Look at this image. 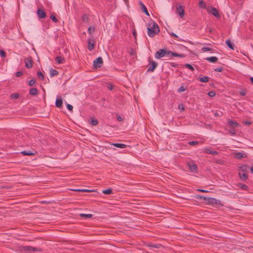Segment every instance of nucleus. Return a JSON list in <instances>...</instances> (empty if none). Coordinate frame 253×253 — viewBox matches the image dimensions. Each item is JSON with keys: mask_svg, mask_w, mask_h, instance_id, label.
<instances>
[{"mask_svg": "<svg viewBox=\"0 0 253 253\" xmlns=\"http://www.w3.org/2000/svg\"><path fill=\"white\" fill-rule=\"evenodd\" d=\"M139 4L141 6V8H142L143 5H144L141 1H139Z\"/></svg>", "mask_w": 253, "mask_h": 253, "instance_id": "obj_62", "label": "nucleus"}, {"mask_svg": "<svg viewBox=\"0 0 253 253\" xmlns=\"http://www.w3.org/2000/svg\"><path fill=\"white\" fill-rule=\"evenodd\" d=\"M209 205L214 206V205H222L221 203V201L215 198L209 197L208 201Z\"/></svg>", "mask_w": 253, "mask_h": 253, "instance_id": "obj_5", "label": "nucleus"}, {"mask_svg": "<svg viewBox=\"0 0 253 253\" xmlns=\"http://www.w3.org/2000/svg\"><path fill=\"white\" fill-rule=\"evenodd\" d=\"M170 35L171 36L174 37L175 38H178V36L176 34H174V33H171L170 34Z\"/></svg>", "mask_w": 253, "mask_h": 253, "instance_id": "obj_57", "label": "nucleus"}, {"mask_svg": "<svg viewBox=\"0 0 253 253\" xmlns=\"http://www.w3.org/2000/svg\"><path fill=\"white\" fill-rule=\"evenodd\" d=\"M149 246L151 248H159L160 246H161L159 244H151L149 245Z\"/></svg>", "mask_w": 253, "mask_h": 253, "instance_id": "obj_44", "label": "nucleus"}, {"mask_svg": "<svg viewBox=\"0 0 253 253\" xmlns=\"http://www.w3.org/2000/svg\"><path fill=\"white\" fill-rule=\"evenodd\" d=\"M206 60L211 63H215L217 61L218 58L215 56H211L206 58Z\"/></svg>", "mask_w": 253, "mask_h": 253, "instance_id": "obj_20", "label": "nucleus"}, {"mask_svg": "<svg viewBox=\"0 0 253 253\" xmlns=\"http://www.w3.org/2000/svg\"><path fill=\"white\" fill-rule=\"evenodd\" d=\"M170 65H171V66L172 67H176L177 66V64H175L173 63H170Z\"/></svg>", "mask_w": 253, "mask_h": 253, "instance_id": "obj_59", "label": "nucleus"}, {"mask_svg": "<svg viewBox=\"0 0 253 253\" xmlns=\"http://www.w3.org/2000/svg\"><path fill=\"white\" fill-rule=\"evenodd\" d=\"M204 152L206 154H212L213 155H217L218 154V152L216 151H213L210 148H205L204 149Z\"/></svg>", "mask_w": 253, "mask_h": 253, "instance_id": "obj_17", "label": "nucleus"}, {"mask_svg": "<svg viewBox=\"0 0 253 253\" xmlns=\"http://www.w3.org/2000/svg\"><path fill=\"white\" fill-rule=\"evenodd\" d=\"M108 88L109 89V90H112L113 89V86L112 84H109L108 86Z\"/></svg>", "mask_w": 253, "mask_h": 253, "instance_id": "obj_58", "label": "nucleus"}, {"mask_svg": "<svg viewBox=\"0 0 253 253\" xmlns=\"http://www.w3.org/2000/svg\"><path fill=\"white\" fill-rule=\"evenodd\" d=\"M176 12L180 15L181 18L184 16V10L182 6L180 5L176 7Z\"/></svg>", "mask_w": 253, "mask_h": 253, "instance_id": "obj_14", "label": "nucleus"}, {"mask_svg": "<svg viewBox=\"0 0 253 253\" xmlns=\"http://www.w3.org/2000/svg\"><path fill=\"white\" fill-rule=\"evenodd\" d=\"M37 14L39 19H43L46 17V13L43 9L38 8Z\"/></svg>", "mask_w": 253, "mask_h": 253, "instance_id": "obj_8", "label": "nucleus"}, {"mask_svg": "<svg viewBox=\"0 0 253 253\" xmlns=\"http://www.w3.org/2000/svg\"><path fill=\"white\" fill-rule=\"evenodd\" d=\"M178 109L182 110V111L184 110V107L183 105L181 104L178 106Z\"/></svg>", "mask_w": 253, "mask_h": 253, "instance_id": "obj_53", "label": "nucleus"}, {"mask_svg": "<svg viewBox=\"0 0 253 253\" xmlns=\"http://www.w3.org/2000/svg\"><path fill=\"white\" fill-rule=\"evenodd\" d=\"M142 10V11L145 13V14L148 16H149V13L147 10V9L146 7L145 6V5H143Z\"/></svg>", "mask_w": 253, "mask_h": 253, "instance_id": "obj_35", "label": "nucleus"}, {"mask_svg": "<svg viewBox=\"0 0 253 253\" xmlns=\"http://www.w3.org/2000/svg\"><path fill=\"white\" fill-rule=\"evenodd\" d=\"M22 250L26 252H31V251H38V249L36 248L31 246H23L22 247Z\"/></svg>", "mask_w": 253, "mask_h": 253, "instance_id": "obj_12", "label": "nucleus"}, {"mask_svg": "<svg viewBox=\"0 0 253 253\" xmlns=\"http://www.w3.org/2000/svg\"><path fill=\"white\" fill-rule=\"evenodd\" d=\"M214 162L217 164H219V165H222L224 164V161H223L221 159H216L214 160Z\"/></svg>", "mask_w": 253, "mask_h": 253, "instance_id": "obj_36", "label": "nucleus"}, {"mask_svg": "<svg viewBox=\"0 0 253 253\" xmlns=\"http://www.w3.org/2000/svg\"><path fill=\"white\" fill-rule=\"evenodd\" d=\"M240 93L242 96H245L246 95V91L243 90L240 92Z\"/></svg>", "mask_w": 253, "mask_h": 253, "instance_id": "obj_52", "label": "nucleus"}, {"mask_svg": "<svg viewBox=\"0 0 253 253\" xmlns=\"http://www.w3.org/2000/svg\"><path fill=\"white\" fill-rule=\"evenodd\" d=\"M248 169L247 165L242 164L238 167V174L241 180L245 181L248 178V175L247 174Z\"/></svg>", "mask_w": 253, "mask_h": 253, "instance_id": "obj_2", "label": "nucleus"}, {"mask_svg": "<svg viewBox=\"0 0 253 253\" xmlns=\"http://www.w3.org/2000/svg\"><path fill=\"white\" fill-rule=\"evenodd\" d=\"M214 115H215V116H219V115L217 113H215L214 114Z\"/></svg>", "mask_w": 253, "mask_h": 253, "instance_id": "obj_64", "label": "nucleus"}, {"mask_svg": "<svg viewBox=\"0 0 253 253\" xmlns=\"http://www.w3.org/2000/svg\"><path fill=\"white\" fill-rule=\"evenodd\" d=\"M112 145L120 148H125L126 147V145L123 143H113Z\"/></svg>", "mask_w": 253, "mask_h": 253, "instance_id": "obj_26", "label": "nucleus"}, {"mask_svg": "<svg viewBox=\"0 0 253 253\" xmlns=\"http://www.w3.org/2000/svg\"><path fill=\"white\" fill-rule=\"evenodd\" d=\"M188 143L190 145H195L198 144V142L197 141H189L188 142Z\"/></svg>", "mask_w": 253, "mask_h": 253, "instance_id": "obj_47", "label": "nucleus"}, {"mask_svg": "<svg viewBox=\"0 0 253 253\" xmlns=\"http://www.w3.org/2000/svg\"><path fill=\"white\" fill-rule=\"evenodd\" d=\"M185 90H186V88L183 86H181L178 89V91L179 92H181L184 91Z\"/></svg>", "mask_w": 253, "mask_h": 253, "instance_id": "obj_49", "label": "nucleus"}, {"mask_svg": "<svg viewBox=\"0 0 253 253\" xmlns=\"http://www.w3.org/2000/svg\"><path fill=\"white\" fill-rule=\"evenodd\" d=\"M213 50V49L212 48H210V47H203L201 48V51L202 52H207V51H211V52H212Z\"/></svg>", "mask_w": 253, "mask_h": 253, "instance_id": "obj_31", "label": "nucleus"}, {"mask_svg": "<svg viewBox=\"0 0 253 253\" xmlns=\"http://www.w3.org/2000/svg\"><path fill=\"white\" fill-rule=\"evenodd\" d=\"M103 65V59L101 57H97L93 61V66L95 68L101 67Z\"/></svg>", "mask_w": 253, "mask_h": 253, "instance_id": "obj_4", "label": "nucleus"}, {"mask_svg": "<svg viewBox=\"0 0 253 253\" xmlns=\"http://www.w3.org/2000/svg\"><path fill=\"white\" fill-rule=\"evenodd\" d=\"M67 108L70 111H73V107L72 106V105L69 104H67Z\"/></svg>", "mask_w": 253, "mask_h": 253, "instance_id": "obj_48", "label": "nucleus"}, {"mask_svg": "<svg viewBox=\"0 0 253 253\" xmlns=\"http://www.w3.org/2000/svg\"><path fill=\"white\" fill-rule=\"evenodd\" d=\"M223 68L222 67H217L214 69V71L215 72H222L223 71Z\"/></svg>", "mask_w": 253, "mask_h": 253, "instance_id": "obj_50", "label": "nucleus"}, {"mask_svg": "<svg viewBox=\"0 0 253 253\" xmlns=\"http://www.w3.org/2000/svg\"><path fill=\"white\" fill-rule=\"evenodd\" d=\"M62 104L63 102L62 98L60 96L58 98H57L55 101L56 107L58 108H61L62 106Z\"/></svg>", "mask_w": 253, "mask_h": 253, "instance_id": "obj_18", "label": "nucleus"}, {"mask_svg": "<svg viewBox=\"0 0 253 253\" xmlns=\"http://www.w3.org/2000/svg\"><path fill=\"white\" fill-rule=\"evenodd\" d=\"M87 44L89 50L91 51L94 48L95 43L93 39H88Z\"/></svg>", "mask_w": 253, "mask_h": 253, "instance_id": "obj_13", "label": "nucleus"}, {"mask_svg": "<svg viewBox=\"0 0 253 253\" xmlns=\"http://www.w3.org/2000/svg\"><path fill=\"white\" fill-rule=\"evenodd\" d=\"M238 186L242 189L243 190H246V191H247L249 190V187L247 185H245V184H241V183H239L238 184Z\"/></svg>", "mask_w": 253, "mask_h": 253, "instance_id": "obj_27", "label": "nucleus"}, {"mask_svg": "<svg viewBox=\"0 0 253 253\" xmlns=\"http://www.w3.org/2000/svg\"><path fill=\"white\" fill-rule=\"evenodd\" d=\"M196 198L197 199H200V200H205L206 201H207L208 202V199L209 198V197H206L204 196H203V195H198L196 197Z\"/></svg>", "mask_w": 253, "mask_h": 253, "instance_id": "obj_32", "label": "nucleus"}, {"mask_svg": "<svg viewBox=\"0 0 253 253\" xmlns=\"http://www.w3.org/2000/svg\"><path fill=\"white\" fill-rule=\"evenodd\" d=\"M235 157L237 159H242L247 158V155L245 153L243 152H237L235 154Z\"/></svg>", "mask_w": 253, "mask_h": 253, "instance_id": "obj_16", "label": "nucleus"}, {"mask_svg": "<svg viewBox=\"0 0 253 253\" xmlns=\"http://www.w3.org/2000/svg\"><path fill=\"white\" fill-rule=\"evenodd\" d=\"M199 6L200 8L205 9L206 8V3L203 0H200L199 2Z\"/></svg>", "mask_w": 253, "mask_h": 253, "instance_id": "obj_28", "label": "nucleus"}, {"mask_svg": "<svg viewBox=\"0 0 253 253\" xmlns=\"http://www.w3.org/2000/svg\"><path fill=\"white\" fill-rule=\"evenodd\" d=\"M25 66L27 68H30L32 67L33 59L31 57L25 59Z\"/></svg>", "mask_w": 253, "mask_h": 253, "instance_id": "obj_10", "label": "nucleus"}, {"mask_svg": "<svg viewBox=\"0 0 253 253\" xmlns=\"http://www.w3.org/2000/svg\"><path fill=\"white\" fill-rule=\"evenodd\" d=\"M0 55L2 57H5L6 56V54L4 50L0 49Z\"/></svg>", "mask_w": 253, "mask_h": 253, "instance_id": "obj_45", "label": "nucleus"}, {"mask_svg": "<svg viewBox=\"0 0 253 253\" xmlns=\"http://www.w3.org/2000/svg\"><path fill=\"white\" fill-rule=\"evenodd\" d=\"M250 80L251 81V82L253 84V77H251L250 78Z\"/></svg>", "mask_w": 253, "mask_h": 253, "instance_id": "obj_61", "label": "nucleus"}, {"mask_svg": "<svg viewBox=\"0 0 253 253\" xmlns=\"http://www.w3.org/2000/svg\"><path fill=\"white\" fill-rule=\"evenodd\" d=\"M208 95L210 97H213L215 95V93L214 91H210V92H209Z\"/></svg>", "mask_w": 253, "mask_h": 253, "instance_id": "obj_46", "label": "nucleus"}, {"mask_svg": "<svg viewBox=\"0 0 253 253\" xmlns=\"http://www.w3.org/2000/svg\"><path fill=\"white\" fill-rule=\"evenodd\" d=\"M117 119L118 121L120 122H121L123 120L122 118L120 116H118L117 117Z\"/></svg>", "mask_w": 253, "mask_h": 253, "instance_id": "obj_56", "label": "nucleus"}, {"mask_svg": "<svg viewBox=\"0 0 253 253\" xmlns=\"http://www.w3.org/2000/svg\"><path fill=\"white\" fill-rule=\"evenodd\" d=\"M50 18L52 20V21H53L54 22H57L58 21V19L56 18V17L53 15H50Z\"/></svg>", "mask_w": 253, "mask_h": 253, "instance_id": "obj_41", "label": "nucleus"}, {"mask_svg": "<svg viewBox=\"0 0 253 253\" xmlns=\"http://www.w3.org/2000/svg\"><path fill=\"white\" fill-rule=\"evenodd\" d=\"M19 95L18 93H13L11 95V97L13 99H17L19 97Z\"/></svg>", "mask_w": 253, "mask_h": 253, "instance_id": "obj_42", "label": "nucleus"}, {"mask_svg": "<svg viewBox=\"0 0 253 253\" xmlns=\"http://www.w3.org/2000/svg\"><path fill=\"white\" fill-rule=\"evenodd\" d=\"M80 216L82 217H86V218H91L92 217V214L81 213V214H80Z\"/></svg>", "mask_w": 253, "mask_h": 253, "instance_id": "obj_33", "label": "nucleus"}, {"mask_svg": "<svg viewBox=\"0 0 253 253\" xmlns=\"http://www.w3.org/2000/svg\"><path fill=\"white\" fill-rule=\"evenodd\" d=\"M94 31H95L94 27H89L87 30V32L90 34H92L94 32Z\"/></svg>", "mask_w": 253, "mask_h": 253, "instance_id": "obj_38", "label": "nucleus"}, {"mask_svg": "<svg viewBox=\"0 0 253 253\" xmlns=\"http://www.w3.org/2000/svg\"><path fill=\"white\" fill-rule=\"evenodd\" d=\"M197 191H198L201 192H203V193H207V192H209V191H207V190H204V189H197Z\"/></svg>", "mask_w": 253, "mask_h": 253, "instance_id": "obj_54", "label": "nucleus"}, {"mask_svg": "<svg viewBox=\"0 0 253 253\" xmlns=\"http://www.w3.org/2000/svg\"><path fill=\"white\" fill-rule=\"evenodd\" d=\"M250 170H251V171L252 172V173H253V167L250 168Z\"/></svg>", "mask_w": 253, "mask_h": 253, "instance_id": "obj_63", "label": "nucleus"}, {"mask_svg": "<svg viewBox=\"0 0 253 253\" xmlns=\"http://www.w3.org/2000/svg\"><path fill=\"white\" fill-rule=\"evenodd\" d=\"M49 73L50 77L52 78L55 76L57 75L58 74V72L56 70L51 68L49 70Z\"/></svg>", "mask_w": 253, "mask_h": 253, "instance_id": "obj_21", "label": "nucleus"}, {"mask_svg": "<svg viewBox=\"0 0 253 253\" xmlns=\"http://www.w3.org/2000/svg\"><path fill=\"white\" fill-rule=\"evenodd\" d=\"M244 123L247 125H250L251 124V123L249 121H246L244 122Z\"/></svg>", "mask_w": 253, "mask_h": 253, "instance_id": "obj_60", "label": "nucleus"}, {"mask_svg": "<svg viewBox=\"0 0 253 253\" xmlns=\"http://www.w3.org/2000/svg\"><path fill=\"white\" fill-rule=\"evenodd\" d=\"M36 81L34 79H32L29 81L28 84L29 86H32L35 84Z\"/></svg>", "mask_w": 253, "mask_h": 253, "instance_id": "obj_43", "label": "nucleus"}, {"mask_svg": "<svg viewBox=\"0 0 253 253\" xmlns=\"http://www.w3.org/2000/svg\"><path fill=\"white\" fill-rule=\"evenodd\" d=\"M228 124L233 127H236L239 126V124L236 122H234L232 120H229L228 121Z\"/></svg>", "mask_w": 253, "mask_h": 253, "instance_id": "obj_22", "label": "nucleus"}, {"mask_svg": "<svg viewBox=\"0 0 253 253\" xmlns=\"http://www.w3.org/2000/svg\"><path fill=\"white\" fill-rule=\"evenodd\" d=\"M21 153L24 156H31L35 155L37 153V151L35 150H25L21 152Z\"/></svg>", "mask_w": 253, "mask_h": 253, "instance_id": "obj_11", "label": "nucleus"}, {"mask_svg": "<svg viewBox=\"0 0 253 253\" xmlns=\"http://www.w3.org/2000/svg\"><path fill=\"white\" fill-rule=\"evenodd\" d=\"M98 122L96 119H92L90 121V124L93 126H96Z\"/></svg>", "mask_w": 253, "mask_h": 253, "instance_id": "obj_37", "label": "nucleus"}, {"mask_svg": "<svg viewBox=\"0 0 253 253\" xmlns=\"http://www.w3.org/2000/svg\"><path fill=\"white\" fill-rule=\"evenodd\" d=\"M185 66L186 67V68H187V69H188L192 71L194 70V67L193 66H192V65H191L189 64H186L185 65Z\"/></svg>", "mask_w": 253, "mask_h": 253, "instance_id": "obj_40", "label": "nucleus"}, {"mask_svg": "<svg viewBox=\"0 0 253 253\" xmlns=\"http://www.w3.org/2000/svg\"><path fill=\"white\" fill-rule=\"evenodd\" d=\"M102 193L104 194L109 195L112 193V189L111 188H108L107 189L103 190Z\"/></svg>", "mask_w": 253, "mask_h": 253, "instance_id": "obj_30", "label": "nucleus"}, {"mask_svg": "<svg viewBox=\"0 0 253 253\" xmlns=\"http://www.w3.org/2000/svg\"><path fill=\"white\" fill-rule=\"evenodd\" d=\"M73 190L75 191L83 192H92L95 191V190H90V189H75Z\"/></svg>", "mask_w": 253, "mask_h": 253, "instance_id": "obj_23", "label": "nucleus"}, {"mask_svg": "<svg viewBox=\"0 0 253 253\" xmlns=\"http://www.w3.org/2000/svg\"><path fill=\"white\" fill-rule=\"evenodd\" d=\"M210 78L208 76H205L199 78V81L203 83H207L209 81Z\"/></svg>", "mask_w": 253, "mask_h": 253, "instance_id": "obj_25", "label": "nucleus"}, {"mask_svg": "<svg viewBox=\"0 0 253 253\" xmlns=\"http://www.w3.org/2000/svg\"><path fill=\"white\" fill-rule=\"evenodd\" d=\"M152 26L149 23L147 26L148 35L150 37H154L160 32V28L158 25L155 22H152Z\"/></svg>", "mask_w": 253, "mask_h": 253, "instance_id": "obj_1", "label": "nucleus"}, {"mask_svg": "<svg viewBox=\"0 0 253 253\" xmlns=\"http://www.w3.org/2000/svg\"><path fill=\"white\" fill-rule=\"evenodd\" d=\"M29 94L31 95H36L37 94V89L36 88H32L29 90Z\"/></svg>", "mask_w": 253, "mask_h": 253, "instance_id": "obj_29", "label": "nucleus"}, {"mask_svg": "<svg viewBox=\"0 0 253 253\" xmlns=\"http://www.w3.org/2000/svg\"><path fill=\"white\" fill-rule=\"evenodd\" d=\"M229 132L232 135H234L235 134V130L234 129H230Z\"/></svg>", "mask_w": 253, "mask_h": 253, "instance_id": "obj_55", "label": "nucleus"}, {"mask_svg": "<svg viewBox=\"0 0 253 253\" xmlns=\"http://www.w3.org/2000/svg\"><path fill=\"white\" fill-rule=\"evenodd\" d=\"M22 74L23 73L21 71H18V72H16L15 76L17 77H19L22 76Z\"/></svg>", "mask_w": 253, "mask_h": 253, "instance_id": "obj_51", "label": "nucleus"}, {"mask_svg": "<svg viewBox=\"0 0 253 253\" xmlns=\"http://www.w3.org/2000/svg\"><path fill=\"white\" fill-rule=\"evenodd\" d=\"M169 57H180L183 58L185 57L184 54H179L176 52H173L172 51L169 50Z\"/></svg>", "mask_w": 253, "mask_h": 253, "instance_id": "obj_15", "label": "nucleus"}, {"mask_svg": "<svg viewBox=\"0 0 253 253\" xmlns=\"http://www.w3.org/2000/svg\"><path fill=\"white\" fill-rule=\"evenodd\" d=\"M37 76L41 80H43L44 79V75L41 71H38L37 72Z\"/></svg>", "mask_w": 253, "mask_h": 253, "instance_id": "obj_34", "label": "nucleus"}, {"mask_svg": "<svg viewBox=\"0 0 253 253\" xmlns=\"http://www.w3.org/2000/svg\"><path fill=\"white\" fill-rule=\"evenodd\" d=\"M207 11L214 16L217 18H219L220 17L219 12L215 7H211L210 8L207 9Z\"/></svg>", "mask_w": 253, "mask_h": 253, "instance_id": "obj_6", "label": "nucleus"}, {"mask_svg": "<svg viewBox=\"0 0 253 253\" xmlns=\"http://www.w3.org/2000/svg\"><path fill=\"white\" fill-rule=\"evenodd\" d=\"M226 45L228 46V47L233 50L234 49V45H233V43H232L231 41L229 40H227L226 41Z\"/></svg>", "mask_w": 253, "mask_h": 253, "instance_id": "obj_24", "label": "nucleus"}, {"mask_svg": "<svg viewBox=\"0 0 253 253\" xmlns=\"http://www.w3.org/2000/svg\"><path fill=\"white\" fill-rule=\"evenodd\" d=\"M88 20V17L87 15L84 14L82 16V21L84 22H87Z\"/></svg>", "mask_w": 253, "mask_h": 253, "instance_id": "obj_39", "label": "nucleus"}, {"mask_svg": "<svg viewBox=\"0 0 253 253\" xmlns=\"http://www.w3.org/2000/svg\"><path fill=\"white\" fill-rule=\"evenodd\" d=\"M55 61L56 62L59 64H63L65 62V59L64 58L62 57L61 56H57L55 58Z\"/></svg>", "mask_w": 253, "mask_h": 253, "instance_id": "obj_19", "label": "nucleus"}, {"mask_svg": "<svg viewBox=\"0 0 253 253\" xmlns=\"http://www.w3.org/2000/svg\"><path fill=\"white\" fill-rule=\"evenodd\" d=\"M158 64L154 61H151L149 63V67L148 68L147 72H153L157 67Z\"/></svg>", "mask_w": 253, "mask_h": 253, "instance_id": "obj_9", "label": "nucleus"}, {"mask_svg": "<svg viewBox=\"0 0 253 253\" xmlns=\"http://www.w3.org/2000/svg\"><path fill=\"white\" fill-rule=\"evenodd\" d=\"M188 167L191 172L197 173L198 172V168L197 165L193 162L187 163Z\"/></svg>", "mask_w": 253, "mask_h": 253, "instance_id": "obj_7", "label": "nucleus"}, {"mask_svg": "<svg viewBox=\"0 0 253 253\" xmlns=\"http://www.w3.org/2000/svg\"><path fill=\"white\" fill-rule=\"evenodd\" d=\"M165 55L169 57V50H167L166 49H161L156 52L155 56L157 59H160Z\"/></svg>", "mask_w": 253, "mask_h": 253, "instance_id": "obj_3", "label": "nucleus"}]
</instances>
